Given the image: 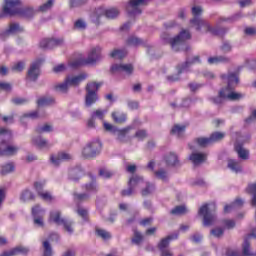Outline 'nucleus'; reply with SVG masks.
<instances>
[{"label": "nucleus", "mask_w": 256, "mask_h": 256, "mask_svg": "<svg viewBox=\"0 0 256 256\" xmlns=\"http://www.w3.org/2000/svg\"><path fill=\"white\" fill-rule=\"evenodd\" d=\"M187 213V207L185 206H176L171 210L172 215H185Z\"/></svg>", "instance_id": "obj_41"}, {"label": "nucleus", "mask_w": 256, "mask_h": 256, "mask_svg": "<svg viewBox=\"0 0 256 256\" xmlns=\"http://www.w3.org/2000/svg\"><path fill=\"white\" fill-rule=\"evenodd\" d=\"M74 29H77L78 31L87 29V22H85L83 19L76 20L74 23Z\"/></svg>", "instance_id": "obj_40"}, {"label": "nucleus", "mask_w": 256, "mask_h": 256, "mask_svg": "<svg viewBox=\"0 0 256 256\" xmlns=\"http://www.w3.org/2000/svg\"><path fill=\"white\" fill-rule=\"evenodd\" d=\"M20 199L21 201H31V199H33V193L29 190H25L22 192Z\"/></svg>", "instance_id": "obj_46"}, {"label": "nucleus", "mask_w": 256, "mask_h": 256, "mask_svg": "<svg viewBox=\"0 0 256 256\" xmlns=\"http://www.w3.org/2000/svg\"><path fill=\"white\" fill-rule=\"evenodd\" d=\"M112 119L114 123H125L127 121V115L123 112L116 111L112 113Z\"/></svg>", "instance_id": "obj_29"}, {"label": "nucleus", "mask_w": 256, "mask_h": 256, "mask_svg": "<svg viewBox=\"0 0 256 256\" xmlns=\"http://www.w3.org/2000/svg\"><path fill=\"white\" fill-rule=\"evenodd\" d=\"M126 56H127V51L125 50H114L110 54V57H112L113 59H123Z\"/></svg>", "instance_id": "obj_38"}, {"label": "nucleus", "mask_w": 256, "mask_h": 256, "mask_svg": "<svg viewBox=\"0 0 256 256\" xmlns=\"http://www.w3.org/2000/svg\"><path fill=\"white\" fill-rule=\"evenodd\" d=\"M63 44V39H49L44 38L40 41V47L42 49H53L54 47H59V45Z\"/></svg>", "instance_id": "obj_18"}, {"label": "nucleus", "mask_w": 256, "mask_h": 256, "mask_svg": "<svg viewBox=\"0 0 256 256\" xmlns=\"http://www.w3.org/2000/svg\"><path fill=\"white\" fill-rule=\"evenodd\" d=\"M193 63H199V56H195L192 60L186 61L185 65L179 70V73H183L189 67V65H193Z\"/></svg>", "instance_id": "obj_45"}, {"label": "nucleus", "mask_w": 256, "mask_h": 256, "mask_svg": "<svg viewBox=\"0 0 256 256\" xmlns=\"http://www.w3.org/2000/svg\"><path fill=\"white\" fill-rule=\"evenodd\" d=\"M211 234L214 235V237H221L223 235V229L216 228L211 230Z\"/></svg>", "instance_id": "obj_55"}, {"label": "nucleus", "mask_w": 256, "mask_h": 256, "mask_svg": "<svg viewBox=\"0 0 256 256\" xmlns=\"http://www.w3.org/2000/svg\"><path fill=\"white\" fill-rule=\"evenodd\" d=\"M54 73H63L65 71V64L57 65L53 68Z\"/></svg>", "instance_id": "obj_56"}, {"label": "nucleus", "mask_w": 256, "mask_h": 256, "mask_svg": "<svg viewBox=\"0 0 256 256\" xmlns=\"http://www.w3.org/2000/svg\"><path fill=\"white\" fill-rule=\"evenodd\" d=\"M128 185H129V188L127 190H123L121 192V195L123 197H129V195H133V190L137 189V187H146L141 192L143 197H145L147 195H151V193H153V191H155V186L143 181V178H141L139 176H134V177L130 178Z\"/></svg>", "instance_id": "obj_3"}, {"label": "nucleus", "mask_w": 256, "mask_h": 256, "mask_svg": "<svg viewBox=\"0 0 256 256\" xmlns=\"http://www.w3.org/2000/svg\"><path fill=\"white\" fill-rule=\"evenodd\" d=\"M142 43L143 41L135 36H132L128 39V45H132V47H138V45H141Z\"/></svg>", "instance_id": "obj_47"}, {"label": "nucleus", "mask_w": 256, "mask_h": 256, "mask_svg": "<svg viewBox=\"0 0 256 256\" xmlns=\"http://www.w3.org/2000/svg\"><path fill=\"white\" fill-rule=\"evenodd\" d=\"M172 135L181 137L185 133V126L175 125L171 130Z\"/></svg>", "instance_id": "obj_39"}, {"label": "nucleus", "mask_w": 256, "mask_h": 256, "mask_svg": "<svg viewBox=\"0 0 256 256\" xmlns=\"http://www.w3.org/2000/svg\"><path fill=\"white\" fill-rule=\"evenodd\" d=\"M100 177H103L104 179H109V177L113 176V173L107 169H101L99 171Z\"/></svg>", "instance_id": "obj_51"}, {"label": "nucleus", "mask_w": 256, "mask_h": 256, "mask_svg": "<svg viewBox=\"0 0 256 256\" xmlns=\"http://www.w3.org/2000/svg\"><path fill=\"white\" fill-rule=\"evenodd\" d=\"M143 241V236L139 232L134 233V238L132 239V243L135 245H139Z\"/></svg>", "instance_id": "obj_50"}, {"label": "nucleus", "mask_w": 256, "mask_h": 256, "mask_svg": "<svg viewBox=\"0 0 256 256\" xmlns=\"http://www.w3.org/2000/svg\"><path fill=\"white\" fill-rule=\"evenodd\" d=\"M237 207H243V200L242 199H236L232 204L226 205L224 207V212L229 213L232 209H237Z\"/></svg>", "instance_id": "obj_34"}, {"label": "nucleus", "mask_w": 256, "mask_h": 256, "mask_svg": "<svg viewBox=\"0 0 256 256\" xmlns=\"http://www.w3.org/2000/svg\"><path fill=\"white\" fill-rule=\"evenodd\" d=\"M137 139H145L147 137V132L145 130H139L136 132Z\"/></svg>", "instance_id": "obj_57"}, {"label": "nucleus", "mask_w": 256, "mask_h": 256, "mask_svg": "<svg viewBox=\"0 0 256 256\" xmlns=\"http://www.w3.org/2000/svg\"><path fill=\"white\" fill-rule=\"evenodd\" d=\"M85 187H86V191H88L89 193L93 191H97V186H95V183L86 184Z\"/></svg>", "instance_id": "obj_59"}, {"label": "nucleus", "mask_w": 256, "mask_h": 256, "mask_svg": "<svg viewBox=\"0 0 256 256\" xmlns=\"http://www.w3.org/2000/svg\"><path fill=\"white\" fill-rule=\"evenodd\" d=\"M225 137V133L222 132H214L210 136V140L212 143H217V141H221Z\"/></svg>", "instance_id": "obj_42"}, {"label": "nucleus", "mask_w": 256, "mask_h": 256, "mask_svg": "<svg viewBox=\"0 0 256 256\" xmlns=\"http://www.w3.org/2000/svg\"><path fill=\"white\" fill-rule=\"evenodd\" d=\"M193 165H201L207 161V154L204 153H192L189 157Z\"/></svg>", "instance_id": "obj_25"}, {"label": "nucleus", "mask_w": 256, "mask_h": 256, "mask_svg": "<svg viewBox=\"0 0 256 256\" xmlns=\"http://www.w3.org/2000/svg\"><path fill=\"white\" fill-rule=\"evenodd\" d=\"M226 255L227 256H239V252H237L235 250H227Z\"/></svg>", "instance_id": "obj_64"}, {"label": "nucleus", "mask_w": 256, "mask_h": 256, "mask_svg": "<svg viewBox=\"0 0 256 256\" xmlns=\"http://www.w3.org/2000/svg\"><path fill=\"white\" fill-rule=\"evenodd\" d=\"M55 103V100L53 98L43 97L38 99L37 105L38 107H45L47 105H53Z\"/></svg>", "instance_id": "obj_35"}, {"label": "nucleus", "mask_w": 256, "mask_h": 256, "mask_svg": "<svg viewBox=\"0 0 256 256\" xmlns=\"http://www.w3.org/2000/svg\"><path fill=\"white\" fill-rule=\"evenodd\" d=\"M78 215H80L81 218L83 219H87V210L83 209V208H79L77 210Z\"/></svg>", "instance_id": "obj_61"}, {"label": "nucleus", "mask_w": 256, "mask_h": 256, "mask_svg": "<svg viewBox=\"0 0 256 256\" xmlns=\"http://www.w3.org/2000/svg\"><path fill=\"white\" fill-rule=\"evenodd\" d=\"M49 221L52 223H56V225H64L66 231H68L69 233H73V228L71 227V223L61 218V212L59 211L50 212Z\"/></svg>", "instance_id": "obj_13"}, {"label": "nucleus", "mask_w": 256, "mask_h": 256, "mask_svg": "<svg viewBox=\"0 0 256 256\" xmlns=\"http://www.w3.org/2000/svg\"><path fill=\"white\" fill-rule=\"evenodd\" d=\"M43 63V60H36L31 66L28 71V79L30 81H37V77H39L40 74V67Z\"/></svg>", "instance_id": "obj_17"}, {"label": "nucleus", "mask_w": 256, "mask_h": 256, "mask_svg": "<svg viewBox=\"0 0 256 256\" xmlns=\"http://www.w3.org/2000/svg\"><path fill=\"white\" fill-rule=\"evenodd\" d=\"M45 185V182H36L34 184V187L39 195V197H41V199H43V201H51L53 199V196L51 195V193L45 191L43 192V186Z\"/></svg>", "instance_id": "obj_21"}, {"label": "nucleus", "mask_w": 256, "mask_h": 256, "mask_svg": "<svg viewBox=\"0 0 256 256\" xmlns=\"http://www.w3.org/2000/svg\"><path fill=\"white\" fill-rule=\"evenodd\" d=\"M53 3H55V0H48L45 4L40 6L39 11H49V9L53 7Z\"/></svg>", "instance_id": "obj_48"}, {"label": "nucleus", "mask_w": 256, "mask_h": 256, "mask_svg": "<svg viewBox=\"0 0 256 256\" xmlns=\"http://www.w3.org/2000/svg\"><path fill=\"white\" fill-rule=\"evenodd\" d=\"M203 13V9L199 6L192 8V14L194 18L190 21L192 25L196 27L197 31H204V33H212V35H221V30L213 29L209 22L199 18V15Z\"/></svg>", "instance_id": "obj_4"}, {"label": "nucleus", "mask_w": 256, "mask_h": 256, "mask_svg": "<svg viewBox=\"0 0 256 256\" xmlns=\"http://www.w3.org/2000/svg\"><path fill=\"white\" fill-rule=\"evenodd\" d=\"M11 137V131L5 128L0 129V139H3L0 144L1 157H11L12 155H16L17 151H19V147L9 144V141H11Z\"/></svg>", "instance_id": "obj_5"}, {"label": "nucleus", "mask_w": 256, "mask_h": 256, "mask_svg": "<svg viewBox=\"0 0 256 256\" xmlns=\"http://www.w3.org/2000/svg\"><path fill=\"white\" fill-rule=\"evenodd\" d=\"M20 31H23V29H21V26H19V24H11L8 30L0 34V38L4 40L6 37H9L10 35L20 33Z\"/></svg>", "instance_id": "obj_23"}, {"label": "nucleus", "mask_w": 256, "mask_h": 256, "mask_svg": "<svg viewBox=\"0 0 256 256\" xmlns=\"http://www.w3.org/2000/svg\"><path fill=\"white\" fill-rule=\"evenodd\" d=\"M101 59V48H92L88 54V58L84 59L82 56L78 57L76 61L70 62L72 68L81 67V65H95Z\"/></svg>", "instance_id": "obj_6"}, {"label": "nucleus", "mask_w": 256, "mask_h": 256, "mask_svg": "<svg viewBox=\"0 0 256 256\" xmlns=\"http://www.w3.org/2000/svg\"><path fill=\"white\" fill-rule=\"evenodd\" d=\"M106 114L107 110H96L92 113V119L103 120Z\"/></svg>", "instance_id": "obj_44"}, {"label": "nucleus", "mask_w": 256, "mask_h": 256, "mask_svg": "<svg viewBox=\"0 0 256 256\" xmlns=\"http://www.w3.org/2000/svg\"><path fill=\"white\" fill-rule=\"evenodd\" d=\"M191 39V32L189 30H182L178 36L170 40V45L173 51H179V47Z\"/></svg>", "instance_id": "obj_11"}, {"label": "nucleus", "mask_w": 256, "mask_h": 256, "mask_svg": "<svg viewBox=\"0 0 256 256\" xmlns=\"http://www.w3.org/2000/svg\"><path fill=\"white\" fill-rule=\"evenodd\" d=\"M221 78L226 79L228 87L220 90L219 96L212 99L213 103L219 105L223 103L225 99L228 101H239V99H243V94L233 91L235 86L239 85V76H237V74H229L228 76L222 75Z\"/></svg>", "instance_id": "obj_1"}, {"label": "nucleus", "mask_w": 256, "mask_h": 256, "mask_svg": "<svg viewBox=\"0 0 256 256\" xmlns=\"http://www.w3.org/2000/svg\"><path fill=\"white\" fill-rule=\"evenodd\" d=\"M29 250L23 246H18L10 251H6L2 253L0 256H15V255H27Z\"/></svg>", "instance_id": "obj_24"}, {"label": "nucleus", "mask_w": 256, "mask_h": 256, "mask_svg": "<svg viewBox=\"0 0 256 256\" xmlns=\"http://www.w3.org/2000/svg\"><path fill=\"white\" fill-rule=\"evenodd\" d=\"M32 215L34 217V225L43 227V216L45 215V209L41 208L39 205H36L32 208Z\"/></svg>", "instance_id": "obj_16"}, {"label": "nucleus", "mask_w": 256, "mask_h": 256, "mask_svg": "<svg viewBox=\"0 0 256 256\" xmlns=\"http://www.w3.org/2000/svg\"><path fill=\"white\" fill-rule=\"evenodd\" d=\"M165 161L168 167H173L179 163V158L175 155V153H170L165 157Z\"/></svg>", "instance_id": "obj_30"}, {"label": "nucleus", "mask_w": 256, "mask_h": 256, "mask_svg": "<svg viewBox=\"0 0 256 256\" xmlns=\"http://www.w3.org/2000/svg\"><path fill=\"white\" fill-rule=\"evenodd\" d=\"M25 99L23 98H14L12 99V103H14V105H23V103H25Z\"/></svg>", "instance_id": "obj_62"}, {"label": "nucleus", "mask_w": 256, "mask_h": 256, "mask_svg": "<svg viewBox=\"0 0 256 256\" xmlns=\"http://www.w3.org/2000/svg\"><path fill=\"white\" fill-rule=\"evenodd\" d=\"M228 168H230L234 173H241V171H243V168L241 167V163L234 159L228 160Z\"/></svg>", "instance_id": "obj_28"}, {"label": "nucleus", "mask_w": 256, "mask_h": 256, "mask_svg": "<svg viewBox=\"0 0 256 256\" xmlns=\"http://www.w3.org/2000/svg\"><path fill=\"white\" fill-rule=\"evenodd\" d=\"M87 79V74H80L78 76H68L62 84L56 86L61 93H67L69 87H76L79 83H83Z\"/></svg>", "instance_id": "obj_8"}, {"label": "nucleus", "mask_w": 256, "mask_h": 256, "mask_svg": "<svg viewBox=\"0 0 256 256\" xmlns=\"http://www.w3.org/2000/svg\"><path fill=\"white\" fill-rule=\"evenodd\" d=\"M25 69V63L24 62H18L12 66V71H22Z\"/></svg>", "instance_id": "obj_53"}, {"label": "nucleus", "mask_w": 256, "mask_h": 256, "mask_svg": "<svg viewBox=\"0 0 256 256\" xmlns=\"http://www.w3.org/2000/svg\"><path fill=\"white\" fill-rule=\"evenodd\" d=\"M32 143L34 145H36V147H38V149H47V147H49V143L41 137L34 138L32 140Z\"/></svg>", "instance_id": "obj_32"}, {"label": "nucleus", "mask_w": 256, "mask_h": 256, "mask_svg": "<svg viewBox=\"0 0 256 256\" xmlns=\"http://www.w3.org/2000/svg\"><path fill=\"white\" fill-rule=\"evenodd\" d=\"M50 131H53V127L47 124L37 128V133H50Z\"/></svg>", "instance_id": "obj_49"}, {"label": "nucleus", "mask_w": 256, "mask_h": 256, "mask_svg": "<svg viewBox=\"0 0 256 256\" xmlns=\"http://www.w3.org/2000/svg\"><path fill=\"white\" fill-rule=\"evenodd\" d=\"M71 158V154L66 152H60L57 156H51L50 160L51 163L54 164L55 167H57V165H59V163H62V161H69V159Z\"/></svg>", "instance_id": "obj_22"}, {"label": "nucleus", "mask_w": 256, "mask_h": 256, "mask_svg": "<svg viewBox=\"0 0 256 256\" xmlns=\"http://www.w3.org/2000/svg\"><path fill=\"white\" fill-rule=\"evenodd\" d=\"M103 125H104L105 131H110V133H114V135H117L118 141H123V139L127 137V133L131 131V127H127L124 129H117V127L107 122H104Z\"/></svg>", "instance_id": "obj_14"}, {"label": "nucleus", "mask_w": 256, "mask_h": 256, "mask_svg": "<svg viewBox=\"0 0 256 256\" xmlns=\"http://www.w3.org/2000/svg\"><path fill=\"white\" fill-rule=\"evenodd\" d=\"M148 0H130L128 5L126 6V10L128 15L135 16L141 15V8L143 5H147Z\"/></svg>", "instance_id": "obj_12"}, {"label": "nucleus", "mask_w": 256, "mask_h": 256, "mask_svg": "<svg viewBox=\"0 0 256 256\" xmlns=\"http://www.w3.org/2000/svg\"><path fill=\"white\" fill-rule=\"evenodd\" d=\"M217 209V206L215 203L210 204H204L198 211L199 215H201L204 219L203 225L204 227H211L213 223H215V220L217 217L213 212Z\"/></svg>", "instance_id": "obj_7"}, {"label": "nucleus", "mask_w": 256, "mask_h": 256, "mask_svg": "<svg viewBox=\"0 0 256 256\" xmlns=\"http://www.w3.org/2000/svg\"><path fill=\"white\" fill-rule=\"evenodd\" d=\"M247 193H251L253 195L252 198V205L253 207H256V184H250L247 189Z\"/></svg>", "instance_id": "obj_37"}, {"label": "nucleus", "mask_w": 256, "mask_h": 256, "mask_svg": "<svg viewBox=\"0 0 256 256\" xmlns=\"http://www.w3.org/2000/svg\"><path fill=\"white\" fill-rule=\"evenodd\" d=\"M96 13L99 17H101V15H105L107 19H115V17H119V10L117 8H98Z\"/></svg>", "instance_id": "obj_20"}, {"label": "nucleus", "mask_w": 256, "mask_h": 256, "mask_svg": "<svg viewBox=\"0 0 256 256\" xmlns=\"http://www.w3.org/2000/svg\"><path fill=\"white\" fill-rule=\"evenodd\" d=\"M229 61V58L224 56H215L208 58V63L210 65H217L219 63H227Z\"/></svg>", "instance_id": "obj_31"}, {"label": "nucleus", "mask_w": 256, "mask_h": 256, "mask_svg": "<svg viewBox=\"0 0 256 256\" xmlns=\"http://www.w3.org/2000/svg\"><path fill=\"white\" fill-rule=\"evenodd\" d=\"M0 89H2L3 91H11V84L0 82Z\"/></svg>", "instance_id": "obj_58"}, {"label": "nucleus", "mask_w": 256, "mask_h": 256, "mask_svg": "<svg viewBox=\"0 0 256 256\" xmlns=\"http://www.w3.org/2000/svg\"><path fill=\"white\" fill-rule=\"evenodd\" d=\"M13 171H15V165H13V163H8L1 167L0 173L1 175H8V173H13Z\"/></svg>", "instance_id": "obj_36"}, {"label": "nucleus", "mask_w": 256, "mask_h": 256, "mask_svg": "<svg viewBox=\"0 0 256 256\" xmlns=\"http://www.w3.org/2000/svg\"><path fill=\"white\" fill-rule=\"evenodd\" d=\"M96 233L102 239H110L111 238V234H109V232H107L105 230H97Z\"/></svg>", "instance_id": "obj_52"}, {"label": "nucleus", "mask_w": 256, "mask_h": 256, "mask_svg": "<svg viewBox=\"0 0 256 256\" xmlns=\"http://www.w3.org/2000/svg\"><path fill=\"white\" fill-rule=\"evenodd\" d=\"M251 237H254L256 239V228L254 230H252V233L249 234L247 236V238L244 240L243 256H253V255H255V254L251 253V251L249 250V239H251Z\"/></svg>", "instance_id": "obj_26"}, {"label": "nucleus", "mask_w": 256, "mask_h": 256, "mask_svg": "<svg viewBox=\"0 0 256 256\" xmlns=\"http://www.w3.org/2000/svg\"><path fill=\"white\" fill-rule=\"evenodd\" d=\"M112 73H125V75H131L133 73V65L131 64H114L111 67Z\"/></svg>", "instance_id": "obj_19"}, {"label": "nucleus", "mask_w": 256, "mask_h": 256, "mask_svg": "<svg viewBox=\"0 0 256 256\" xmlns=\"http://www.w3.org/2000/svg\"><path fill=\"white\" fill-rule=\"evenodd\" d=\"M99 87H101L100 83H88L86 87L87 95H86V105L87 107H91L93 103H97V91H99Z\"/></svg>", "instance_id": "obj_10"}, {"label": "nucleus", "mask_w": 256, "mask_h": 256, "mask_svg": "<svg viewBox=\"0 0 256 256\" xmlns=\"http://www.w3.org/2000/svg\"><path fill=\"white\" fill-rule=\"evenodd\" d=\"M101 141L94 140L86 145V147L82 150V155L85 159H89L91 157H96L101 153Z\"/></svg>", "instance_id": "obj_9"}, {"label": "nucleus", "mask_w": 256, "mask_h": 256, "mask_svg": "<svg viewBox=\"0 0 256 256\" xmlns=\"http://www.w3.org/2000/svg\"><path fill=\"white\" fill-rule=\"evenodd\" d=\"M2 11L3 15H23L24 17L35 15L33 8H21V0H4Z\"/></svg>", "instance_id": "obj_2"}, {"label": "nucleus", "mask_w": 256, "mask_h": 256, "mask_svg": "<svg viewBox=\"0 0 256 256\" xmlns=\"http://www.w3.org/2000/svg\"><path fill=\"white\" fill-rule=\"evenodd\" d=\"M156 177H158V179H162V181H167V173L163 170L156 172Z\"/></svg>", "instance_id": "obj_54"}, {"label": "nucleus", "mask_w": 256, "mask_h": 256, "mask_svg": "<svg viewBox=\"0 0 256 256\" xmlns=\"http://www.w3.org/2000/svg\"><path fill=\"white\" fill-rule=\"evenodd\" d=\"M234 149L240 159H243L244 161L249 159V150L243 148L242 144L236 143Z\"/></svg>", "instance_id": "obj_27"}, {"label": "nucleus", "mask_w": 256, "mask_h": 256, "mask_svg": "<svg viewBox=\"0 0 256 256\" xmlns=\"http://www.w3.org/2000/svg\"><path fill=\"white\" fill-rule=\"evenodd\" d=\"M225 225H226L227 229H233V227H235V221H233V220H226L225 221Z\"/></svg>", "instance_id": "obj_63"}, {"label": "nucleus", "mask_w": 256, "mask_h": 256, "mask_svg": "<svg viewBox=\"0 0 256 256\" xmlns=\"http://www.w3.org/2000/svg\"><path fill=\"white\" fill-rule=\"evenodd\" d=\"M177 237H179L178 233L170 235L160 241V243L158 244V248L160 249V251H162L161 256H173V254H171L169 251H167L165 249H166V247H169V243H171V241L177 239Z\"/></svg>", "instance_id": "obj_15"}, {"label": "nucleus", "mask_w": 256, "mask_h": 256, "mask_svg": "<svg viewBox=\"0 0 256 256\" xmlns=\"http://www.w3.org/2000/svg\"><path fill=\"white\" fill-rule=\"evenodd\" d=\"M196 145L198 147H208V145H213V142L211 141V137H199L196 139Z\"/></svg>", "instance_id": "obj_33"}, {"label": "nucleus", "mask_w": 256, "mask_h": 256, "mask_svg": "<svg viewBox=\"0 0 256 256\" xmlns=\"http://www.w3.org/2000/svg\"><path fill=\"white\" fill-rule=\"evenodd\" d=\"M43 247H44L43 256H53V249L51 248V244H49V241H44Z\"/></svg>", "instance_id": "obj_43"}, {"label": "nucleus", "mask_w": 256, "mask_h": 256, "mask_svg": "<svg viewBox=\"0 0 256 256\" xmlns=\"http://www.w3.org/2000/svg\"><path fill=\"white\" fill-rule=\"evenodd\" d=\"M223 53H229L231 51V44L229 42H226L221 47Z\"/></svg>", "instance_id": "obj_60"}]
</instances>
